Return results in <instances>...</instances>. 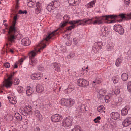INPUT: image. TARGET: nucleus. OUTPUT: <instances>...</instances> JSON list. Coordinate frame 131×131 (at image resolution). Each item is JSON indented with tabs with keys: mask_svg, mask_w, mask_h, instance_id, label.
<instances>
[{
	"mask_svg": "<svg viewBox=\"0 0 131 131\" xmlns=\"http://www.w3.org/2000/svg\"><path fill=\"white\" fill-rule=\"evenodd\" d=\"M25 59V58H21L20 59V62L21 63H22L23 62L24 60Z\"/></svg>",
	"mask_w": 131,
	"mask_h": 131,
	"instance_id": "64",
	"label": "nucleus"
},
{
	"mask_svg": "<svg viewBox=\"0 0 131 131\" xmlns=\"http://www.w3.org/2000/svg\"><path fill=\"white\" fill-rule=\"evenodd\" d=\"M35 115L37 118L39 119H41L42 118V116L40 114L39 111L38 110H36L34 111Z\"/></svg>",
	"mask_w": 131,
	"mask_h": 131,
	"instance_id": "28",
	"label": "nucleus"
},
{
	"mask_svg": "<svg viewBox=\"0 0 131 131\" xmlns=\"http://www.w3.org/2000/svg\"><path fill=\"white\" fill-rule=\"evenodd\" d=\"M30 43V41L29 40V38L28 37L24 38L21 40V43L24 46H29Z\"/></svg>",
	"mask_w": 131,
	"mask_h": 131,
	"instance_id": "18",
	"label": "nucleus"
},
{
	"mask_svg": "<svg viewBox=\"0 0 131 131\" xmlns=\"http://www.w3.org/2000/svg\"><path fill=\"white\" fill-rule=\"evenodd\" d=\"M33 89L30 86H27L26 91V94L27 96H30L33 93Z\"/></svg>",
	"mask_w": 131,
	"mask_h": 131,
	"instance_id": "24",
	"label": "nucleus"
},
{
	"mask_svg": "<svg viewBox=\"0 0 131 131\" xmlns=\"http://www.w3.org/2000/svg\"><path fill=\"white\" fill-rule=\"evenodd\" d=\"M95 80L96 82V84H99L101 83V81L100 79L98 78H96Z\"/></svg>",
	"mask_w": 131,
	"mask_h": 131,
	"instance_id": "56",
	"label": "nucleus"
},
{
	"mask_svg": "<svg viewBox=\"0 0 131 131\" xmlns=\"http://www.w3.org/2000/svg\"><path fill=\"white\" fill-rule=\"evenodd\" d=\"M51 3L54 8L58 7L60 4V3L58 1H53Z\"/></svg>",
	"mask_w": 131,
	"mask_h": 131,
	"instance_id": "30",
	"label": "nucleus"
},
{
	"mask_svg": "<svg viewBox=\"0 0 131 131\" xmlns=\"http://www.w3.org/2000/svg\"><path fill=\"white\" fill-rule=\"evenodd\" d=\"M121 78L123 80L126 81L128 78V75L125 73H124L122 75Z\"/></svg>",
	"mask_w": 131,
	"mask_h": 131,
	"instance_id": "37",
	"label": "nucleus"
},
{
	"mask_svg": "<svg viewBox=\"0 0 131 131\" xmlns=\"http://www.w3.org/2000/svg\"><path fill=\"white\" fill-rule=\"evenodd\" d=\"M95 1H93L90 2L87 5V7L88 8H91L92 7L93 5L95 4Z\"/></svg>",
	"mask_w": 131,
	"mask_h": 131,
	"instance_id": "40",
	"label": "nucleus"
},
{
	"mask_svg": "<svg viewBox=\"0 0 131 131\" xmlns=\"http://www.w3.org/2000/svg\"><path fill=\"white\" fill-rule=\"evenodd\" d=\"M127 86L128 91L131 92V81H130L127 83Z\"/></svg>",
	"mask_w": 131,
	"mask_h": 131,
	"instance_id": "43",
	"label": "nucleus"
},
{
	"mask_svg": "<svg viewBox=\"0 0 131 131\" xmlns=\"http://www.w3.org/2000/svg\"><path fill=\"white\" fill-rule=\"evenodd\" d=\"M69 19V17L68 15H65L63 17V20L64 21L62 22L61 24L60 28H63L66 25L68 22Z\"/></svg>",
	"mask_w": 131,
	"mask_h": 131,
	"instance_id": "11",
	"label": "nucleus"
},
{
	"mask_svg": "<svg viewBox=\"0 0 131 131\" xmlns=\"http://www.w3.org/2000/svg\"><path fill=\"white\" fill-rule=\"evenodd\" d=\"M37 8L35 12L36 14H39L41 10V5L40 4L39 2H37L36 4Z\"/></svg>",
	"mask_w": 131,
	"mask_h": 131,
	"instance_id": "22",
	"label": "nucleus"
},
{
	"mask_svg": "<svg viewBox=\"0 0 131 131\" xmlns=\"http://www.w3.org/2000/svg\"><path fill=\"white\" fill-rule=\"evenodd\" d=\"M4 65L6 68H9L10 67V64L8 62L4 63Z\"/></svg>",
	"mask_w": 131,
	"mask_h": 131,
	"instance_id": "52",
	"label": "nucleus"
},
{
	"mask_svg": "<svg viewBox=\"0 0 131 131\" xmlns=\"http://www.w3.org/2000/svg\"><path fill=\"white\" fill-rule=\"evenodd\" d=\"M117 17V16L115 15H105L104 16H102L101 17H102L104 19L103 20H107L108 18H110L111 19L112 18H115Z\"/></svg>",
	"mask_w": 131,
	"mask_h": 131,
	"instance_id": "23",
	"label": "nucleus"
},
{
	"mask_svg": "<svg viewBox=\"0 0 131 131\" xmlns=\"http://www.w3.org/2000/svg\"><path fill=\"white\" fill-rule=\"evenodd\" d=\"M58 29L52 32L51 33L49 34L40 43L38 44L34 50H32L29 53L30 59L35 57L36 55V53L38 52H40V50H42L46 46L45 41H47L51 38L53 36L55 35V32Z\"/></svg>",
	"mask_w": 131,
	"mask_h": 131,
	"instance_id": "1",
	"label": "nucleus"
},
{
	"mask_svg": "<svg viewBox=\"0 0 131 131\" xmlns=\"http://www.w3.org/2000/svg\"><path fill=\"white\" fill-rule=\"evenodd\" d=\"M53 66L54 67L55 70L58 72L60 71V65L59 63H54Z\"/></svg>",
	"mask_w": 131,
	"mask_h": 131,
	"instance_id": "27",
	"label": "nucleus"
},
{
	"mask_svg": "<svg viewBox=\"0 0 131 131\" xmlns=\"http://www.w3.org/2000/svg\"><path fill=\"white\" fill-rule=\"evenodd\" d=\"M24 111H23L22 114L26 116L30 115L32 114V109L31 106H25L24 108Z\"/></svg>",
	"mask_w": 131,
	"mask_h": 131,
	"instance_id": "7",
	"label": "nucleus"
},
{
	"mask_svg": "<svg viewBox=\"0 0 131 131\" xmlns=\"http://www.w3.org/2000/svg\"><path fill=\"white\" fill-rule=\"evenodd\" d=\"M119 80V78L118 77H114L112 78V80L114 84L117 83Z\"/></svg>",
	"mask_w": 131,
	"mask_h": 131,
	"instance_id": "42",
	"label": "nucleus"
},
{
	"mask_svg": "<svg viewBox=\"0 0 131 131\" xmlns=\"http://www.w3.org/2000/svg\"><path fill=\"white\" fill-rule=\"evenodd\" d=\"M105 108L103 105L99 106L97 108V111L100 113H104L105 111H104Z\"/></svg>",
	"mask_w": 131,
	"mask_h": 131,
	"instance_id": "29",
	"label": "nucleus"
},
{
	"mask_svg": "<svg viewBox=\"0 0 131 131\" xmlns=\"http://www.w3.org/2000/svg\"><path fill=\"white\" fill-rule=\"evenodd\" d=\"M114 93L116 95H118L119 93L120 92L119 89H118V88H117L115 90V91H114Z\"/></svg>",
	"mask_w": 131,
	"mask_h": 131,
	"instance_id": "53",
	"label": "nucleus"
},
{
	"mask_svg": "<svg viewBox=\"0 0 131 131\" xmlns=\"http://www.w3.org/2000/svg\"><path fill=\"white\" fill-rule=\"evenodd\" d=\"M27 13V12L26 10L23 11L21 10H19L18 13L19 14H24V13L25 14H26Z\"/></svg>",
	"mask_w": 131,
	"mask_h": 131,
	"instance_id": "54",
	"label": "nucleus"
},
{
	"mask_svg": "<svg viewBox=\"0 0 131 131\" xmlns=\"http://www.w3.org/2000/svg\"><path fill=\"white\" fill-rule=\"evenodd\" d=\"M54 8L53 5L52 3L49 4L47 6L46 8L47 10L49 11H50L53 8Z\"/></svg>",
	"mask_w": 131,
	"mask_h": 131,
	"instance_id": "36",
	"label": "nucleus"
},
{
	"mask_svg": "<svg viewBox=\"0 0 131 131\" xmlns=\"http://www.w3.org/2000/svg\"><path fill=\"white\" fill-rule=\"evenodd\" d=\"M15 117L18 121L22 120V118L21 116L18 113H16L15 115Z\"/></svg>",
	"mask_w": 131,
	"mask_h": 131,
	"instance_id": "35",
	"label": "nucleus"
},
{
	"mask_svg": "<svg viewBox=\"0 0 131 131\" xmlns=\"http://www.w3.org/2000/svg\"><path fill=\"white\" fill-rule=\"evenodd\" d=\"M17 89L19 93H22L23 92V89L22 87L19 86L17 88Z\"/></svg>",
	"mask_w": 131,
	"mask_h": 131,
	"instance_id": "44",
	"label": "nucleus"
},
{
	"mask_svg": "<svg viewBox=\"0 0 131 131\" xmlns=\"http://www.w3.org/2000/svg\"><path fill=\"white\" fill-rule=\"evenodd\" d=\"M17 18V15L14 16L13 18L14 21H13V23L12 25L10 27L9 32L10 31H13L15 32L16 31V29L15 27V25L16 23V20Z\"/></svg>",
	"mask_w": 131,
	"mask_h": 131,
	"instance_id": "10",
	"label": "nucleus"
},
{
	"mask_svg": "<svg viewBox=\"0 0 131 131\" xmlns=\"http://www.w3.org/2000/svg\"><path fill=\"white\" fill-rule=\"evenodd\" d=\"M51 119L52 122H57L60 121L61 118L59 115L56 114L53 115L51 117Z\"/></svg>",
	"mask_w": 131,
	"mask_h": 131,
	"instance_id": "14",
	"label": "nucleus"
},
{
	"mask_svg": "<svg viewBox=\"0 0 131 131\" xmlns=\"http://www.w3.org/2000/svg\"><path fill=\"white\" fill-rule=\"evenodd\" d=\"M71 131H81L80 130V127L78 125L74 126L73 128L71 129Z\"/></svg>",
	"mask_w": 131,
	"mask_h": 131,
	"instance_id": "38",
	"label": "nucleus"
},
{
	"mask_svg": "<svg viewBox=\"0 0 131 131\" xmlns=\"http://www.w3.org/2000/svg\"><path fill=\"white\" fill-rule=\"evenodd\" d=\"M38 69L39 71H41L43 70L44 68L41 67H39L38 68Z\"/></svg>",
	"mask_w": 131,
	"mask_h": 131,
	"instance_id": "59",
	"label": "nucleus"
},
{
	"mask_svg": "<svg viewBox=\"0 0 131 131\" xmlns=\"http://www.w3.org/2000/svg\"><path fill=\"white\" fill-rule=\"evenodd\" d=\"M37 63V60L36 59H31L30 61L29 64L30 66L33 67L35 66Z\"/></svg>",
	"mask_w": 131,
	"mask_h": 131,
	"instance_id": "31",
	"label": "nucleus"
},
{
	"mask_svg": "<svg viewBox=\"0 0 131 131\" xmlns=\"http://www.w3.org/2000/svg\"><path fill=\"white\" fill-rule=\"evenodd\" d=\"M8 78L7 79H5L4 81L3 82V86H5L6 88L10 87L12 84V82L11 80L12 79V77L8 75H7Z\"/></svg>",
	"mask_w": 131,
	"mask_h": 131,
	"instance_id": "5",
	"label": "nucleus"
},
{
	"mask_svg": "<svg viewBox=\"0 0 131 131\" xmlns=\"http://www.w3.org/2000/svg\"><path fill=\"white\" fill-rule=\"evenodd\" d=\"M102 43L101 42L95 43L92 48V50L94 53H96L100 49L102 48Z\"/></svg>",
	"mask_w": 131,
	"mask_h": 131,
	"instance_id": "9",
	"label": "nucleus"
},
{
	"mask_svg": "<svg viewBox=\"0 0 131 131\" xmlns=\"http://www.w3.org/2000/svg\"><path fill=\"white\" fill-rule=\"evenodd\" d=\"M73 41L74 43L76 45L79 42V40L77 38H75L73 39Z\"/></svg>",
	"mask_w": 131,
	"mask_h": 131,
	"instance_id": "49",
	"label": "nucleus"
},
{
	"mask_svg": "<svg viewBox=\"0 0 131 131\" xmlns=\"http://www.w3.org/2000/svg\"><path fill=\"white\" fill-rule=\"evenodd\" d=\"M74 56V54L73 53H70L69 55H68L67 57L68 58H71L73 57Z\"/></svg>",
	"mask_w": 131,
	"mask_h": 131,
	"instance_id": "55",
	"label": "nucleus"
},
{
	"mask_svg": "<svg viewBox=\"0 0 131 131\" xmlns=\"http://www.w3.org/2000/svg\"><path fill=\"white\" fill-rule=\"evenodd\" d=\"M128 54L129 57H131V49L129 50L128 52Z\"/></svg>",
	"mask_w": 131,
	"mask_h": 131,
	"instance_id": "60",
	"label": "nucleus"
},
{
	"mask_svg": "<svg viewBox=\"0 0 131 131\" xmlns=\"http://www.w3.org/2000/svg\"><path fill=\"white\" fill-rule=\"evenodd\" d=\"M124 1L125 4L127 5L129 4L130 2V0H124Z\"/></svg>",
	"mask_w": 131,
	"mask_h": 131,
	"instance_id": "58",
	"label": "nucleus"
},
{
	"mask_svg": "<svg viewBox=\"0 0 131 131\" xmlns=\"http://www.w3.org/2000/svg\"><path fill=\"white\" fill-rule=\"evenodd\" d=\"M122 19L125 18L126 20H129L131 19V13L127 14L125 16L124 14H122L119 15Z\"/></svg>",
	"mask_w": 131,
	"mask_h": 131,
	"instance_id": "20",
	"label": "nucleus"
},
{
	"mask_svg": "<svg viewBox=\"0 0 131 131\" xmlns=\"http://www.w3.org/2000/svg\"><path fill=\"white\" fill-rule=\"evenodd\" d=\"M18 67L17 64V63H15L14 65V68H17Z\"/></svg>",
	"mask_w": 131,
	"mask_h": 131,
	"instance_id": "63",
	"label": "nucleus"
},
{
	"mask_svg": "<svg viewBox=\"0 0 131 131\" xmlns=\"http://www.w3.org/2000/svg\"><path fill=\"white\" fill-rule=\"evenodd\" d=\"M114 29L120 34H123L124 33V29L122 26L119 24H116L114 27Z\"/></svg>",
	"mask_w": 131,
	"mask_h": 131,
	"instance_id": "8",
	"label": "nucleus"
},
{
	"mask_svg": "<svg viewBox=\"0 0 131 131\" xmlns=\"http://www.w3.org/2000/svg\"><path fill=\"white\" fill-rule=\"evenodd\" d=\"M106 92V91L105 90L101 89L99 91V93L100 96L101 97L104 96L105 95Z\"/></svg>",
	"mask_w": 131,
	"mask_h": 131,
	"instance_id": "39",
	"label": "nucleus"
},
{
	"mask_svg": "<svg viewBox=\"0 0 131 131\" xmlns=\"http://www.w3.org/2000/svg\"><path fill=\"white\" fill-rule=\"evenodd\" d=\"M9 101L12 104H15L17 102V101L13 97H10Z\"/></svg>",
	"mask_w": 131,
	"mask_h": 131,
	"instance_id": "41",
	"label": "nucleus"
},
{
	"mask_svg": "<svg viewBox=\"0 0 131 131\" xmlns=\"http://www.w3.org/2000/svg\"><path fill=\"white\" fill-rule=\"evenodd\" d=\"M100 119V116H98L94 120V121L95 123L99 122V120Z\"/></svg>",
	"mask_w": 131,
	"mask_h": 131,
	"instance_id": "51",
	"label": "nucleus"
},
{
	"mask_svg": "<svg viewBox=\"0 0 131 131\" xmlns=\"http://www.w3.org/2000/svg\"><path fill=\"white\" fill-rule=\"evenodd\" d=\"M92 19H85L83 20H79L77 21L71 22V23H78L80 22L79 25H85L86 24L88 25L91 24L92 23Z\"/></svg>",
	"mask_w": 131,
	"mask_h": 131,
	"instance_id": "3",
	"label": "nucleus"
},
{
	"mask_svg": "<svg viewBox=\"0 0 131 131\" xmlns=\"http://www.w3.org/2000/svg\"><path fill=\"white\" fill-rule=\"evenodd\" d=\"M43 74L40 73H34L31 75V78L33 80H40L41 78L42 77Z\"/></svg>",
	"mask_w": 131,
	"mask_h": 131,
	"instance_id": "12",
	"label": "nucleus"
},
{
	"mask_svg": "<svg viewBox=\"0 0 131 131\" xmlns=\"http://www.w3.org/2000/svg\"><path fill=\"white\" fill-rule=\"evenodd\" d=\"M85 108V106L84 105H80L79 107V109L80 110L82 111V110H84V108Z\"/></svg>",
	"mask_w": 131,
	"mask_h": 131,
	"instance_id": "57",
	"label": "nucleus"
},
{
	"mask_svg": "<svg viewBox=\"0 0 131 131\" xmlns=\"http://www.w3.org/2000/svg\"><path fill=\"white\" fill-rule=\"evenodd\" d=\"M110 125L111 127L113 128H115L116 127V125L115 122L111 123L110 124Z\"/></svg>",
	"mask_w": 131,
	"mask_h": 131,
	"instance_id": "48",
	"label": "nucleus"
},
{
	"mask_svg": "<svg viewBox=\"0 0 131 131\" xmlns=\"http://www.w3.org/2000/svg\"><path fill=\"white\" fill-rule=\"evenodd\" d=\"M77 84L80 87H85L88 86L89 84V82L83 78H80L77 81Z\"/></svg>",
	"mask_w": 131,
	"mask_h": 131,
	"instance_id": "4",
	"label": "nucleus"
},
{
	"mask_svg": "<svg viewBox=\"0 0 131 131\" xmlns=\"http://www.w3.org/2000/svg\"><path fill=\"white\" fill-rule=\"evenodd\" d=\"M36 90L37 92L41 93L43 91L44 88L42 85H38L36 86Z\"/></svg>",
	"mask_w": 131,
	"mask_h": 131,
	"instance_id": "25",
	"label": "nucleus"
},
{
	"mask_svg": "<svg viewBox=\"0 0 131 131\" xmlns=\"http://www.w3.org/2000/svg\"><path fill=\"white\" fill-rule=\"evenodd\" d=\"M63 50L62 49L61 50L62 51H63V52H65L66 51V49L65 47H64L63 48Z\"/></svg>",
	"mask_w": 131,
	"mask_h": 131,
	"instance_id": "62",
	"label": "nucleus"
},
{
	"mask_svg": "<svg viewBox=\"0 0 131 131\" xmlns=\"http://www.w3.org/2000/svg\"><path fill=\"white\" fill-rule=\"evenodd\" d=\"M129 109L130 108L129 106H126L121 111V115L123 116L126 115H127Z\"/></svg>",
	"mask_w": 131,
	"mask_h": 131,
	"instance_id": "16",
	"label": "nucleus"
},
{
	"mask_svg": "<svg viewBox=\"0 0 131 131\" xmlns=\"http://www.w3.org/2000/svg\"><path fill=\"white\" fill-rule=\"evenodd\" d=\"M75 103L74 100L71 99H68L67 106L71 107L73 106Z\"/></svg>",
	"mask_w": 131,
	"mask_h": 131,
	"instance_id": "26",
	"label": "nucleus"
},
{
	"mask_svg": "<svg viewBox=\"0 0 131 131\" xmlns=\"http://www.w3.org/2000/svg\"><path fill=\"white\" fill-rule=\"evenodd\" d=\"M80 1L81 0H69L68 3L71 5L76 6L79 4Z\"/></svg>",
	"mask_w": 131,
	"mask_h": 131,
	"instance_id": "19",
	"label": "nucleus"
},
{
	"mask_svg": "<svg viewBox=\"0 0 131 131\" xmlns=\"http://www.w3.org/2000/svg\"><path fill=\"white\" fill-rule=\"evenodd\" d=\"M34 4V3L32 1L29 0L28 1V6L31 7Z\"/></svg>",
	"mask_w": 131,
	"mask_h": 131,
	"instance_id": "46",
	"label": "nucleus"
},
{
	"mask_svg": "<svg viewBox=\"0 0 131 131\" xmlns=\"http://www.w3.org/2000/svg\"><path fill=\"white\" fill-rule=\"evenodd\" d=\"M110 97L109 96L106 95L105 97L104 100L106 102L108 103L110 101Z\"/></svg>",
	"mask_w": 131,
	"mask_h": 131,
	"instance_id": "47",
	"label": "nucleus"
},
{
	"mask_svg": "<svg viewBox=\"0 0 131 131\" xmlns=\"http://www.w3.org/2000/svg\"><path fill=\"white\" fill-rule=\"evenodd\" d=\"M110 115L111 118L115 120L118 119L120 117L119 114L117 112H114L111 113Z\"/></svg>",
	"mask_w": 131,
	"mask_h": 131,
	"instance_id": "15",
	"label": "nucleus"
},
{
	"mask_svg": "<svg viewBox=\"0 0 131 131\" xmlns=\"http://www.w3.org/2000/svg\"><path fill=\"white\" fill-rule=\"evenodd\" d=\"M72 119L71 117L69 116L66 117L63 120L62 122V125L64 126L68 127L72 125Z\"/></svg>",
	"mask_w": 131,
	"mask_h": 131,
	"instance_id": "6",
	"label": "nucleus"
},
{
	"mask_svg": "<svg viewBox=\"0 0 131 131\" xmlns=\"http://www.w3.org/2000/svg\"><path fill=\"white\" fill-rule=\"evenodd\" d=\"M108 29L107 27H103L101 28V34L103 36L106 37L108 34Z\"/></svg>",
	"mask_w": 131,
	"mask_h": 131,
	"instance_id": "17",
	"label": "nucleus"
},
{
	"mask_svg": "<svg viewBox=\"0 0 131 131\" xmlns=\"http://www.w3.org/2000/svg\"><path fill=\"white\" fill-rule=\"evenodd\" d=\"M19 80L17 78H16L14 81V84L16 85H17L19 83Z\"/></svg>",
	"mask_w": 131,
	"mask_h": 131,
	"instance_id": "50",
	"label": "nucleus"
},
{
	"mask_svg": "<svg viewBox=\"0 0 131 131\" xmlns=\"http://www.w3.org/2000/svg\"><path fill=\"white\" fill-rule=\"evenodd\" d=\"M123 60V58H117L116 60L115 64L116 66L118 67L121 64Z\"/></svg>",
	"mask_w": 131,
	"mask_h": 131,
	"instance_id": "33",
	"label": "nucleus"
},
{
	"mask_svg": "<svg viewBox=\"0 0 131 131\" xmlns=\"http://www.w3.org/2000/svg\"><path fill=\"white\" fill-rule=\"evenodd\" d=\"M104 18L102 17H98L96 18V20L93 22L92 24L94 25L96 24H103L102 20Z\"/></svg>",
	"mask_w": 131,
	"mask_h": 131,
	"instance_id": "21",
	"label": "nucleus"
},
{
	"mask_svg": "<svg viewBox=\"0 0 131 131\" xmlns=\"http://www.w3.org/2000/svg\"><path fill=\"white\" fill-rule=\"evenodd\" d=\"M68 99L65 98H62L60 101V103L62 105L67 106Z\"/></svg>",
	"mask_w": 131,
	"mask_h": 131,
	"instance_id": "32",
	"label": "nucleus"
},
{
	"mask_svg": "<svg viewBox=\"0 0 131 131\" xmlns=\"http://www.w3.org/2000/svg\"><path fill=\"white\" fill-rule=\"evenodd\" d=\"M77 20H74L73 21H70L69 22V23L72 24V25L69 27H68L67 28V30H71L72 29H73V28H74L75 27V24H76V23H71V22L73 21H76Z\"/></svg>",
	"mask_w": 131,
	"mask_h": 131,
	"instance_id": "34",
	"label": "nucleus"
},
{
	"mask_svg": "<svg viewBox=\"0 0 131 131\" xmlns=\"http://www.w3.org/2000/svg\"><path fill=\"white\" fill-rule=\"evenodd\" d=\"M68 90L69 92H70L74 90V86L73 85H69L68 88Z\"/></svg>",
	"mask_w": 131,
	"mask_h": 131,
	"instance_id": "45",
	"label": "nucleus"
},
{
	"mask_svg": "<svg viewBox=\"0 0 131 131\" xmlns=\"http://www.w3.org/2000/svg\"><path fill=\"white\" fill-rule=\"evenodd\" d=\"M46 105H47L48 108H49L51 105V104L48 102H47V104Z\"/></svg>",
	"mask_w": 131,
	"mask_h": 131,
	"instance_id": "61",
	"label": "nucleus"
},
{
	"mask_svg": "<svg viewBox=\"0 0 131 131\" xmlns=\"http://www.w3.org/2000/svg\"><path fill=\"white\" fill-rule=\"evenodd\" d=\"M8 30L7 36L6 38L9 45H11L12 43L14 42L15 39H20L21 38V35L17 32V29L15 32L10 31L9 32V29Z\"/></svg>",
	"mask_w": 131,
	"mask_h": 131,
	"instance_id": "2",
	"label": "nucleus"
},
{
	"mask_svg": "<svg viewBox=\"0 0 131 131\" xmlns=\"http://www.w3.org/2000/svg\"><path fill=\"white\" fill-rule=\"evenodd\" d=\"M122 124L125 127H126L131 124V117H128L125 119L123 122Z\"/></svg>",
	"mask_w": 131,
	"mask_h": 131,
	"instance_id": "13",
	"label": "nucleus"
}]
</instances>
